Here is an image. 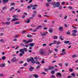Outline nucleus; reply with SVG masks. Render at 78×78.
Wrapping results in <instances>:
<instances>
[{
    "label": "nucleus",
    "mask_w": 78,
    "mask_h": 78,
    "mask_svg": "<svg viewBox=\"0 0 78 78\" xmlns=\"http://www.w3.org/2000/svg\"><path fill=\"white\" fill-rule=\"evenodd\" d=\"M52 5H53V8H58L60 5V3L59 2H52Z\"/></svg>",
    "instance_id": "f257e3e1"
},
{
    "label": "nucleus",
    "mask_w": 78,
    "mask_h": 78,
    "mask_svg": "<svg viewBox=\"0 0 78 78\" xmlns=\"http://www.w3.org/2000/svg\"><path fill=\"white\" fill-rule=\"evenodd\" d=\"M27 62H30L31 61L32 63L34 64L35 63V61L33 59V58L31 57V58H28L27 59Z\"/></svg>",
    "instance_id": "f03ea898"
},
{
    "label": "nucleus",
    "mask_w": 78,
    "mask_h": 78,
    "mask_svg": "<svg viewBox=\"0 0 78 78\" xmlns=\"http://www.w3.org/2000/svg\"><path fill=\"white\" fill-rule=\"evenodd\" d=\"M17 61V59L16 58V57H14L12 59H11V62H16Z\"/></svg>",
    "instance_id": "7ed1b4c3"
},
{
    "label": "nucleus",
    "mask_w": 78,
    "mask_h": 78,
    "mask_svg": "<svg viewBox=\"0 0 78 78\" xmlns=\"http://www.w3.org/2000/svg\"><path fill=\"white\" fill-rule=\"evenodd\" d=\"M29 49L30 50L32 49V47H34L35 44L34 43H30L29 44Z\"/></svg>",
    "instance_id": "20e7f679"
},
{
    "label": "nucleus",
    "mask_w": 78,
    "mask_h": 78,
    "mask_svg": "<svg viewBox=\"0 0 78 78\" xmlns=\"http://www.w3.org/2000/svg\"><path fill=\"white\" fill-rule=\"evenodd\" d=\"M56 75L58 76H59V77H60V78L62 77V74L59 72L57 73Z\"/></svg>",
    "instance_id": "39448f33"
},
{
    "label": "nucleus",
    "mask_w": 78,
    "mask_h": 78,
    "mask_svg": "<svg viewBox=\"0 0 78 78\" xmlns=\"http://www.w3.org/2000/svg\"><path fill=\"white\" fill-rule=\"evenodd\" d=\"M47 32L45 31L44 34H41V36H45L47 34H48Z\"/></svg>",
    "instance_id": "423d86ee"
},
{
    "label": "nucleus",
    "mask_w": 78,
    "mask_h": 78,
    "mask_svg": "<svg viewBox=\"0 0 78 78\" xmlns=\"http://www.w3.org/2000/svg\"><path fill=\"white\" fill-rule=\"evenodd\" d=\"M20 51L21 53H23V54H24L25 51H23V49H20Z\"/></svg>",
    "instance_id": "0eeeda50"
},
{
    "label": "nucleus",
    "mask_w": 78,
    "mask_h": 78,
    "mask_svg": "<svg viewBox=\"0 0 78 78\" xmlns=\"http://www.w3.org/2000/svg\"><path fill=\"white\" fill-rule=\"evenodd\" d=\"M54 69V67L53 66H51V67H48V70H53Z\"/></svg>",
    "instance_id": "6e6552de"
},
{
    "label": "nucleus",
    "mask_w": 78,
    "mask_h": 78,
    "mask_svg": "<svg viewBox=\"0 0 78 78\" xmlns=\"http://www.w3.org/2000/svg\"><path fill=\"white\" fill-rule=\"evenodd\" d=\"M33 69H34V68H33V67L31 66H30V68L29 69V70L31 72L32 71H33Z\"/></svg>",
    "instance_id": "1a4fd4ad"
},
{
    "label": "nucleus",
    "mask_w": 78,
    "mask_h": 78,
    "mask_svg": "<svg viewBox=\"0 0 78 78\" xmlns=\"http://www.w3.org/2000/svg\"><path fill=\"white\" fill-rule=\"evenodd\" d=\"M2 2L3 3H6V2H9V1L8 0H3Z\"/></svg>",
    "instance_id": "9d476101"
},
{
    "label": "nucleus",
    "mask_w": 78,
    "mask_h": 78,
    "mask_svg": "<svg viewBox=\"0 0 78 78\" xmlns=\"http://www.w3.org/2000/svg\"><path fill=\"white\" fill-rule=\"evenodd\" d=\"M49 32L51 33L53 32V29L51 28H50L49 30Z\"/></svg>",
    "instance_id": "9b49d317"
},
{
    "label": "nucleus",
    "mask_w": 78,
    "mask_h": 78,
    "mask_svg": "<svg viewBox=\"0 0 78 78\" xmlns=\"http://www.w3.org/2000/svg\"><path fill=\"white\" fill-rule=\"evenodd\" d=\"M33 76H34V77H35V78H37L39 77V76H38V75L37 74H34L33 75Z\"/></svg>",
    "instance_id": "f8f14e48"
},
{
    "label": "nucleus",
    "mask_w": 78,
    "mask_h": 78,
    "mask_svg": "<svg viewBox=\"0 0 78 78\" xmlns=\"http://www.w3.org/2000/svg\"><path fill=\"white\" fill-rule=\"evenodd\" d=\"M5 66V63H2L0 65V67H3Z\"/></svg>",
    "instance_id": "ddd939ff"
},
{
    "label": "nucleus",
    "mask_w": 78,
    "mask_h": 78,
    "mask_svg": "<svg viewBox=\"0 0 78 78\" xmlns=\"http://www.w3.org/2000/svg\"><path fill=\"white\" fill-rule=\"evenodd\" d=\"M5 24L7 25H9L10 24V22H5Z\"/></svg>",
    "instance_id": "4468645a"
},
{
    "label": "nucleus",
    "mask_w": 78,
    "mask_h": 78,
    "mask_svg": "<svg viewBox=\"0 0 78 78\" xmlns=\"http://www.w3.org/2000/svg\"><path fill=\"white\" fill-rule=\"evenodd\" d=\"M52 52H53V50L49 49L48 51V54H50Z\"/></svg>",
    "instance_id": "2eb2a0df"
},
{
    "label": "nucleus",
    "mask_w": 78,
    "mask_h": 78,
    "mask_svg": "<svg viewBox=\"0 0 78 78\" xmlns=\"http://www.w3.org/2000/svg\"><path fill=\"white\" fill-rule=\"evenodd\" d=\"M27 36L28 37H32L33 36L31 35L28 34L27 35Z\"/></svg>",
    "instance_id": "dca6fc26"
},
{
    "label": "nucleus",
    "mask_w": 78,
    "mask_h": 78,
    "mask_svg": "<svg viewBox=\"0 0 78 78\" xmlns=\"http://www.w3.org/2000/svg\"><path fill=\"white\" fill-rule=\"evenodd\" d=\"M41 64H39L38 66H37V67H36V69H39V68H40V67H41Z\"/></svg>",
    "instance_id": "f3484780"
},
{
    "label": "nucleus",
    "mask_w": 78,
    "mask_h": 78,
    "mask_svg": "<svg viewBox=\"0 0 78 78\" xmlns=\"http://www.w3.org/2000/svg\"><path fill=\"white\" fill-rule=\"evenodd\" d=\"M14 23L15 25H17V24H19L20 23V22L19 21H17L15 22Z\"/></svg>",
    "instance_id": "a211bd4d"
},
{
    "label": "nucleus",
    "mask_w": 78,
    "mask_h": 78,
    "mask_svg": "<svg viewBox=\"0 0 78 78\" xmlns=\"http://www.w3.org/2000/svg\"><path fill=\"white\" fill-rule=\"evenodd\" d=\"M71 75L73 77H75V74L74 73H72L71 74Z\"/></svg>",
    "instance_id": "6ab92c4d"
},
{
    "label": "nucleus",
    "mask_w": 78,
    "mask_h": 78,
    "mask_svg": "<svg viewBox=\"0 0 78 78\" xmlns=\"http://www.w3.org/2000/svg\"><path fill=\"white\" fill-rule=\"evenodd\" d=\"M69 41H65L64 42V43H65V44H69Z\"/></svg>",
    "instance_id": "aec40b11"
},
{
    "label": "nucleus",
    "mask_w": 78,
    "mask_h": 78,
    "mask_svg": "<svg viewBox=\"0 0 78 78\" xmlns=\"http://www.w3.org/2000/svg\"><path fill=\"white\" fill-rule=\"evenodd\" d=\"M72 32L74 33H77V31L76 30H73L72 31Z\"/></svg>",
    "instance_id": "412c9836"
},
{
    "label": "nucleus",
    "mask_w": 78,
    "mask_h": 78,
    "mask_svg": "<svg viewBox=\"0 0 78 78\" xmlns=\"http://www.w3.org/2000/svg\"><path fill=\"white\" fill-rule=\"evenodd\" d=\"M15 20H17L16 18H14L12 20V22H14V21H15Z\"/></svg>",
    "instance_id": "4be33fe9"
},
{
    "label": "nucleus",
    "mask_w": 78,
    "mask_h": 78,
    "mask_svg": "<svg viewBox=\"0 0 78 78\" xmlns=\"http://www.w3.org/2000/svg\"><path fill=\"white\" fill-rule=\"evenodd\" d=\"M54 39H58V37L57 36H54L53 37Z\"/></svg>",
    "instance_id": "5701e85b"
},
{
    "label": "nucleus",
    "mask_w": 78,
    "mask_h": 78,
    "mask_svg": "<svg viewBox=\"0 0 78 78\" xmlns=\"http://www.w3.org/2000/svg\"><path fill=\"white\" fill-rule=\"evenodd\" d=\"M23 49V50L24 51H27L28 50H27V49L26 48H24Z\"/></svg>",
    "instance_id": "b1692460"
},
{
    "label": "nucleus",
    "mask_w": 78,
    "mask_h": 78,
    "mask_svg": "<svg viewBox=\"0 0 78 78\" xmlns=\"http://www.w3.org/2000/svg\"><path fill=\"white\" fill-rule=\"evenodd\" d=\"M10 5L11 6H14L15 5V3L14 2H12L10 3Z\"/></svg>",
    "instance_id": "393cba45"
},
{
    "label": "nucleus",
    "mask_w": 78,
    "mask_h": 78,
    "mask_svg": "<svg viewBox=\"0 0 78 78\" xmlns=\"http://www.w3.org/2000/svg\"><path fill=\"white\" fill-rule=\"evenodd\" d=\"M58 29L59 30H62V29H63V27L61 26H60V27H58Z\"/></svg>",
    "instance_id": "a878e982"
},
{
    "label": "nucleus",
    "mask_w": 78,
    "mask_h": 78,
    "mask_svg": "<svg viewBox=\"0 0 78 78\" xmlns=\"http://www.w3.org/2000/svg\"><path fill=\"white\" fill-rule=\"evenodd\" d=\"M72 57L73 58H76V57H77V55H73L72 56Z\"/></svg>",
    "instance_id": "bb28decb"
},
{
    "label": "nucleus",
    "mask_w": 78,
    "mask_h": 78,
    "mask_svg": "<svg viewBox=\"0 0 78 78\" xmlns=\"http://www.w3.org/2000/svg\"><path fill=\"white\" fill-rule=\"evenodd\" d=\"M7 9V7H3L2 8V10H5V9Z\"/></svg>",
    "instance_id": "cd10ccee"
},
{
    "label": "nucleus",
    "mask_w": 78,
    "mask_h": 78,
    "mask_svg": "<svg viewBox=\"0 0 78 78\" xmlns=\"http://www.w3.org/2000/svg\"><path fill=\"white\" fill-rule=\"evenodd\" d=\"M40 53L42 55H45V52H44L41 51Z\"/></svg>",
    "instance_id": "c85d7f7f"
},
{
    "label": "nucleus",
    "mask_w": 78,
    "mask_h": 78,
    "mask_svg": "<svg viewBox=\"0 0 78 78\" xmlns=\"http://www.w3.org/2000/svg\"><path fill=\"white\" fill-rule=\"evenodd\" d=\"M66 53V52H63V53H61V55L62 56L63 55H65Z\"/></svg>",
    "instance_id": "c756f323"
},
{
    "label": "nucleus",
    "mask_w": 78,
    "mask_h": 78,
    "mask_svg": "<svg viewBox=\"0 0 78 78\" xmlns=\"http://www.w3.org/2000/svg\"><path fill=\"white\" fill-rule=\"evenodd\" d=\"M66 34H68V35H69V34H70V32L69 31H67L66 33Z\"/></svg>",
    "instance_id": "7c9ffc66"
},
{
    "label": "nucleus",
    "mask_w": 78,
    "mask_h": 78,
    "mask_svg": "<svg viewBox=\"0 0 78 78\" xmlns=\"http://www.w3.org/2000/svg\"><path fill=\"white\" fill-rule=\"evenodd\" d=\"M2 59L3 60H5V59H6V57L5 56H3L2 58Z\"/></svg>",
    "instance_id": "2f4dec72"
},
{
    "label": "nucleus",
    "mask_w": 78,
    "mask_h": 78,
    "mask_svg": "<svg viewBox=\"0 0 78 78\" xmlns=\"http://www.w3.org/2000/svg\"><path fill=\"white\" fill-rule=\"evenodd\" d=\"M46 6L47 7H48L50 6V3H48L46 4Z\"/></svg>",
    "instance_id": "473e14b6"
},
{
    "label": "nucleus",
    "mask_w": 78,
    "mask_h": 78,
    "mask_svg": "<svg viewBox=\"0 0 78 78\" xmlns=\"http://www.w3.org/2000/svg\"><path fill=\"white\" fill-rule=\"evenodd\" d=\"M72 36H76V35L75 33H72Z\"/></svg>",
    "instance_id": "72a5a7b5"
},
{
    "label": "nucleus",
    "mask_w": 78,
    "mask_h": 78,
    "mask_svg": "<svg viewBox=\"0 0 78 78\" xmlns=\"http://www.w3.org/2000/svg\"><path fill=\"white\" fill-rule=\"evenodd\" d=\"M68 8L69 9H73V7L72 6H69L68 7Z\"/></svg>",
    "instance_id": "f704fd0d"
},
{
    "label": "nucleus",
    "mask_w": 78,
    "mask_h": 78,
    "mask_svg": "<svg viewBox=\"0 0 78 78\" xmlns=\"http://www.w3.org/2000/svg\"><path fill=\"white\" fill-rule=\"evenodd\" d=\"M23 53H20L19 54L20 56L21 57L22 56H23V55H24V54H23Z\"/></svg>",
    "instance_id": "c9c22d12"
},
{
    "label": "nucleus",
    "mask_w": 78,
    "mask_h": 78,
    "mask_svg": "<svg viewBox=\"0 0 78 78\" xmlns=\"http://www.w3.org/2000/svg\"><path fill=\"white\" fill-rule=\"evenodd\" d=\"M61 44V42L60 41H57L56 43L57 45H59Z\"/></svg>",
    "instance_id": "e433bc0d"
},
{
    "label": "nucleus",
    "mask_w": 78,
    "mask_h": 78,
    "mask_svg": "<svg viewBox=\"0 0 78 78\" xmlns=\"http://www.w3.org/2000/svg\"><path fill=\"white\" fill-rule=\"evenodd\" d=\"M14 9V7H12L10 8V9L9 11H12V10L13 9Z\"/></svg>",
    "instance_id": "4c0bfd02"
},
{
    "label": "nucleus",
    "mask_w": 78,
    "mask_h": 78,
    "mask_svg": "<svg viewBox=\"0 0 78 78\" xmlns=\"http://www.w3.org/2000/svg\"><path fill=\"white\" fill-rule=\"evenodd\" d=\"M41 75H46V73L44 72H42L41 73Z\"/></svg>",
    "instance_id": "58836bf2"
},
{
    "label": "nucleus",
    "mask_w": 78,
    "mask_h": 78,
    "mask_svg": "<svg viewBox=\"0 0 78 78\" xmlns=\"http://www.w3.org/2000/svg\"><path fill=\"white\" fill-rule=\"evenodd\" d=\"M42 27V26H38L37 28V29H38V28H41Z\"/></svg>",
    "instance_id": "ea45409f"
},
{
    "label": "nucleus",
    "mask_w": 78,
    "mask_h": 78,
    "mask_svg": "<svg viewBox=\"0 0 78 78\" xmlns=\"http://www.w3.org/2000/svg\"><path fill=\"white\" fill-rule=\"evenodd\" d=\"M51 78H56V76H55L54 75H52L51 76Z\"/></svg>",
    "instance_id": "a19ab883"
},
{
    "label": "nucleus",
    "mask_w": 78,
    "mask_h": 78,
    "mask_svg": "<svg viewBox=\"0 0 78 78\" xmlns=\"http://www.w3.org/2000/svg\"><path fill=\"white\" fill-rule=\"evenodd\" d=\"M56 43H57V41H56V40H54L53 41V44H56Z\"/></svg>",
    "instance_id": "79ce46f5"
},
{
    "label": "nucleus",
    "mask_w": 78,
    "mask_h": 78,
    "mask_svg": "<svg viewBox=\"0 0 78 78\" xmlns=\"http://www.w3.org/2000/svg\"><path fill=\"white\" fill-rule=\"evenodd\" d=\"M51 73H52V74H54L55 71L54 70L52 71H51Z\"/></svg>",
    "instance_id": "37998d69"
},
{
    "label": "nucleus",
    "mask_w": 78,
    "mask_h": 78,
    "mask_svg": "<svg viewBox=\"0 0 78 78\" xmlns=\"http://www.w3.org/2000/svg\"><path fill=\"white\" fill-rule=\"evenodd\" d=\"M26 22L27 23H28L30 22V19H28L26 21Z\"/></svg>",
    "instance_id": "c03bdc74"
},
{
    "label": "nucleus",
    "mask_w": 78,
    "mask_h": 78,
    "mask_svg": "<svg viewBox=\"0 0 78 78\" xmlns=\"http://www.w3.org/2000/svg\"><path fill=\"white\" fill-rule=\"evenodd\" d=\"M37 6V5L36 4H35L34 5H33V7H34L35 8H36V7Z\"/></svg>",
    "instance_id": "a18cd8bd"
},
{
    "label": "nucleus",
    "mask_w": 78,
    "mask_h": 78,
    "mask_svg": "<svg viewBox=\"0 0 78 78\" xmlns=\"http://www.w3.org/2000/svg\"><path fill=\"white\" fill-rule=\"evenodd\" d=\"M4 41V40L3 39H0V42H3Z\"/></svg>",
    "instance_id": "49530a36"
},
{
    "label": "nucleus",
    "mask_w": 78,
    "mask_h": 78,
    "mask_svg": "<svg viewBox=\"0 0 78 78\" xmlns=\"http://www.w3.org/2000/svg\"><path fill=\"white\" fill-rule=\"evenodd\" d=\"M54 50L55 51V52H58V49L56 48H55L54 49Z\"/></svg>",
    "instance_id": "de8ad7c7"
},
{
    "label": "nucleus",
    "mask_w": 78,
    "mask_h": 78,
    "mask_svg": "<svg viewBox=\"0 0 78 78\" xmlns=\"http://www.w3.org/2000/svg\"><path fill=\"white\" fill-rule=\"evenodd\" d=\"M17 41V40L16 38H14L13 39V41L16 42Z\"/></svg>",
    "instance_id": "09e8293b"
},
{
    "label": "nucleus",
    "mask_w": 78,
    "mask_h": 78,
    "mask_svg": "<svg viewBox=\"0 0 78 78\" xmlns=\"http://www.w3.org/2000/svg\"><path fill=\"white\" fill-rule=\"evenodd\" d=\"M44 70L45 71H46V72H48V69L47 68H45Z\"/></svg>",
    "instance_id": "8fccbe9b"
},
{
    "label": "nucleus",
    "mask_w": 78,
    "mask_h": 78,
    "mask_svg": "<svg viewBox=\"0 0 78 78\" xmlns=\"http://www.w3.org/2000/svg\"><path fill=\"white\" fill-rule=\"evenodd\" d=\"M65 66H66V67H67V66H68V63H65Z\"/></svg>",
    "instance_id": "3c124183"
},
{
    "label": "nucleus",
    "mask_w": 78,
    "mask_h": 78,
    "mask_svg": "<svg viewBox=\"0 0 78 78\" xmlns=\"http://www.w3.org/2000/svg\"><path fill=\"white\" fill-rule=\"evenodd\" d=\"M28 64L27 63H25L23 65V66H27Z\"/></svg>",
    "instance_id": "603ef678"
},
{
    "label": "nucleus",
    "mask_w": 78,
    "mask_h": 78,
    "mask_svg": "<svg viewBox=\"0 0 78 78\" xmlns=\"http://www.w3.org/2000/svg\"><path fill=\"white\" fill-rule=\"evenodd\" d=\"M17 17V16L14 15L13 16V17L15 18V17Z\"/></svg>",
    "instance_id": "864d4df0"
},
{
    "label": "nucleus",
    "mask_w": 78,
    "mask_h": 78,
    "mask_svg": "<svg viewBox=\"0 0 78 78\" xmlns=\"http://www.w3.org/2000/svg\"><path fill=\"white\" fill-rule=\"evenodd\" d=\"M0 36H3V33H1L0 34Z\"/></svg>",
    "instance_id": "5fc2aeb1"
},
{
    "label": "nucleus",
    "mask_w": 78,
    "mask_h": 78,
    "mask_svg": "<svg viewBox=\"0 0 78 78\" xmlns=\"http://www.w3.org/2000/svg\"><path fill=\"white\" fill-rule=\"evenodd\" d=\"M46 45H47L46 44H42V46H43L44 47H45V46H46Z\"/></svg>",
    "instance_id": "6e6d98bb"
},
{
    "label": "nucleus",
    "mask_w": 78,
    "mask_h": 78,
    "mask_svg": "<svg viewBox=\"0 0 78 78\" xmlns=\"http://www.w3.org/2000/svg\"><path fill=\"white\" fill-rule=\"evenodd\" d=\"M69 71H70V72H72L73 71V69H72L71 68H70L69 69Z\"/></svg>",
    "instance_id": "4d7b16f0"
},
{
    "label": "nucleus",
    "mask_w": 78,
    "mask_h": 78,
    "mask_svg": "<svg viewBox=\"0 0 78 78\" xmlns=\"http://www.w3.org/2000/svg\"><path fill=\"white\" fill-rule=\"evenodd\" d=\"M28 43H30L29 42V41H26L25 43V44H28Z\"/></svg>",
    "instance_id": "13d9d810"
},
{
    "label": "nucleus",
    "mask_w": 78,
    "mask_h": 78,
    "mask_svg": "<svg viewBox=\"0 0 78 78\" xmlns=\"http://www.w3.org/2000/svg\"><path fill=\"white\" fill-rule=\"evenodd\" d=\"M33 1V0H30L29 2H28V3H31Z\"/></svg>",
    "instance_id": "bf43d9fd"
},
{
    "label": "nucleus",
    "mask_w": 78,
    "mask_h": 78,
    "mask_svg": "<svg viewBox=\"0 0 78 78\" xmlns=\"http://www.w3.org/2000/svg\"><path fill=\"white\" fill-rule=\"evenodd\" d=\"M29 42H31L32 41H33V40H28Z\"/></svg>",
    "instance_id": "052dcab7"
},
{
    "label": "nucleus",
    "mask_w": 78,
    "mask_h": 78,
    "mask_svg": "<svg viewBox=\"0 0 78 78\" xmlns=\"http://www.w3.org/2000/svg\"><path fill=\"white\" fill-rule=\"evenodd\" d=\"M25 33V30H24L23 31H22V34H24Z\"/></svg>",
    "instance_id": "680f3d73"
},
{
    "label": "nucleus",
    "mask_w": 78,
    "mask_h": 78,
    "mask_svg": "<svg viewBox=\"0 0 78 78\" xmlns=\"http://www.w3.org/2000/svg\"><path fill=\"white\" fill-rule=\"evenodd\" d=\"M23 61H20L19 62L20 64H21V63H23Z\"/></svg>",
    "instance_id": "e2e57ef3"
},
{
    "label": "nucleus",
    "mask_w": 78,
    "mask_h": 78,
    "mask_svg": "<svg viewBox=\"0 0 78 78\" xmlns=\"http://www.w3.org/2000/svg\"><path fill=\"white\" fill-rule=\"evenodd\" d=\"M18 36H19V35H15V36L14 37H15V38H16L17 37H18Z\"/></svg>",
    "instance_id": "0e129e2a"
},
{
    "label": "nucleus",
    "mask_w": 78,
    "mask_h": 78,
    "mask_svg": "<svg viewBox=\"0 0 78 78\" xmlns=\"http://www.w3.org/2000/svg\"><path fill=\"white\" fill-rule=\"evenodd\" d=\"M35 15H36V14H33L32 15V17H35Z\"/></svg>",
    "instance_id": "69168bd1"
},
{
    "label": "nucleus",
    "mask_w": 78,
    "mask_h": 78,
    "mask_svg": "<svg viewBox=\"0 0 78 78\" xmlns=\"http://www.w3.org/2000/svg\"><path fill=\"white\" fill-rule=\"evenodd\" d=\"M4 75L2 74H0V76H3Z\"/></svg>",
    "instance_id": "338daca9"
},
{
    "label": "nucleus",
    "mask_w": 78,
    "mask_h": 78,
    "mask_svg": "<svg viewBox=\"0 0 78 78\" xmlns=\"http://www.w3.org/2000/svg\"><path fill=\"white\" fill-rule=\"evenodd\" d=\"M72 76H69L67 77V78H72Z\"/></svg>",
    "instance_id": "774afa93"
}]
</instances>
